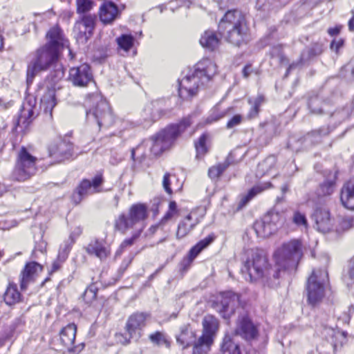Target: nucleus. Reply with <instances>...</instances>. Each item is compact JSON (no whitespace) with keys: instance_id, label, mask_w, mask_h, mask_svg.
<instances>
[{"instance_id":"obj_1","label":"nucleus","mask_w":354,"mask_h":354,"mask_svg":"<svg viewBox=\"0 0 354 354\" xmlns=\"http://www.w3.org/2000/svg\"><path fill=\"white\" fill-rule=\"evenodd\" d=\"M242 272L247 281L261 280L263 284L274 286L281 272L295 270L302 257V245L298 240H292L277 249L274 254L276 268H268L267 258L263 250L251 249L246 251Z\"/></svg>"},{"instance_id":"obj_2","label":"nucleus","mask_w":354,"mask_h":354,"mask_svg":"<svg viewBox=\"0 0 354 354\" xmlns=\"http://www.w3.org/2000/svg\"><path fill=\"white\" fill-rule=\"evenodd\" d=\"M48 42L38 49L34 58L31 60L27 68V85L29 86L32 82L33 78L39 73L46 71L51 65L57 64L59 52L61 48L66 46L71 59L73 58L72 52L68 48V41L63 37L62 30L57 26L52 28L46 34Z\"/></svg>"},{"instance_id":"obj_3","label":"nucleus","mask_w":354,"mask_h":354,"mask_svg":"<svg viewBox=\"0 0 354 354\" xmlns=\"http://www.w3.org/2000/svg\"><path fill=\"white\" fill-rule=\"evenodd\" d=\"M216 73V65L209 59L205 58L198 62L194 72L187 75L180 82L179 95L187 99L196 95L199 83L202 85L208 82Z\"/></svg>"},{"instance_id":"obj_4","label":"nucleus","mask_w":354,"mask_h":354,"mask_svg":"<svg viewBox=\"0 0 354 354\" xmlns=\"http://www.w3.org/2000/svg\"><path fill=\"white\" fill-rule=\"evenodd\" d=\"M218 30L228 42L239 46L245 41L249 28L244 15L240 10L233 9L222 17Z\"/></svg>"},{"instance_id":"obj_5","label":"nucleus","mask_w":354,"mask_h":354,"mask_svg":"<svg viewBox=\"0 0 354 354\" xmlns=\"http://www.w3.org/2000/svg\"><path fill=\"white\" fill-rule=\"evenodd\" d=\"M192 124L191 117L183 119L179 124H171L151 138V152L158 156L169 149L181 132Z\"/></svg>"},{"instance_id":"obj_6","label":"nucleus","mask_w":354,"mask_h":354,"mask_svg":"<svg viewBox=\"0 0 354 354\" xmlns=\"http://www.w3.org/2000/svg\"><path fill=\"white\" fill-rule=\"evenodd\" d=\"M147 216V207L145 204H134L131 206L128 213H122L115 218L114 229L124 234L130 229L145 220Z\"/></svg>"},{"instance_id":"obj_7","label":"nucleus","mask_w":354,"mask_h":354,"mask_svg":"<svg viewBox=\"0 0 354 354\" xmlns=\"http://www.w3.org/2000/svg\"><path fill=\"white\" fill-rule=\"evenodd\" d=\"M218 319L210 315L203 319V334L194 343L193 354H207L218 329Z\"/></svg>"},{"instance_id":"obj_8","label":"nucleus","mask_w":354,"mask_h":354,"mask_svg":"<svg viewBox=\"0 0 354 354\" xmlns=\"http://www.w3.org/2000/svg\"><path fill=\"white\" fill-rule=\"evenodd\" d=\"M92 99L96 105L86 112V119L89 122H97L98 127H109L114 122V117L108 102L100 95H93Z\"/></svg>"},{"instance_id":"obj_9","label":"nucleus","mask_w":354,"mask_h":354,"mask_svg":"<svg viewBox=\"0 0 354 354\" xmlns=\"http://www.w3.org/2000/svg\"><path fill=\"white\" fill-rule=\"evenodd\" d=\"M328 279L326 270L319 269L313 270L309 277L306 291L308 301L310 304L315 306L319 303L325 295V283Z\"/></svg>"},{"instance_id":"obj_10","label":"nucleus","mask_w":354,"mask_h":354,"mask_svg":"<svg viewBox=\"0 0 354 354\" xmlns=\"http://www.w3.org/2000/svg\"><path fill=\"white\" fill-rule=\"evenodd\" d=\"M55 69L51 71L47 77L48 92L41 100L42 105L44 106V111H49L51 113L53 109L56 105L55 91L61 88L59 82L64 77V71L62 66L59 64H55Z\"/></svg>"},{"instance_id":"obj_11","label":"nucleus","mask_w":354,"mask_h":354,"mask_svg":"<svg viewBox=\"0 0 354 354\" xmlns=\"http://www.w3.org/2000/svg\"><path fill=\"white\" fill-rule=\"evenodd\" d=\"M76 333L77 327L74 324H69L64 327L59 333V337L55 339V348L68 352L80 351L82 346H75Z\"/></svg>"},{"instance_id":"obj_12","label":"nucleus","mask_w":354,"mask_h":354,"mask_svg":"<svg viewBox=\"0 0 354 354\" xmlns=\"http://www.w3.org/2000/svg\"><path fill=\"white\" fill-rule=\"evenodd\" d=\"M239 305V295L228 291L221 294L219 299L214 302V308L224 319H227L234 314Z\"/></svg>"},{"instance_id":"obj_13","label":"nucleus","mask_w":354,"mask_h":354,"mask_svg":"<svg viewBox=\"0 0 354 354\" xmlns=\"http://www.w3.org/2000/svg\"><path fill=\"white\" fill-rule=\"evenodd\" d=\"M69 81L75 86L85 87L93 82V75L90 66L84 64L69 71Z\"/></svg>"},{"instance_id":"obj_14","label":"nucleus","mask_w":354,"mask_h":354,"mask_svg":"<svg viewBox=\"0 0 354 354\" xmlns=\"http://www.w3.org/2000/svg\"><path fill=\"white\" fill-rule=\"evenodd\" d=\"M278 217L277 214H268L261 220L257 221L253 228L257 236L266 238L273 234L277 228L276 222Z\"/></svg>"},{"instance_id":"obj_15","label":"nucleus","mask_w":354,"mask_h":354,"mask_svg":"<svg viewBox=\"0 0 354 354\" xmlns=\"http://www.w3.org/2000/svg\"><path fill=\"white\" fill-rule=\"evenodd\" d=\"M103 183L102 175L95 176L91 180H84L77 188V192L73 195L76 203L80 202L82 197L88 194L100 192V187Z\"/></svg>"},{"instance_id":"obj_16","label":"nucleus","mask_w":354,"mask_h":354,"mask_svg":"<svg viewBox=\"0 0 354 354\" xmlns=\"http://www.w3.org/2000/svg\"><path fill=\"white\" fill-rule=\"evenodd\" d=\"M49 156L54 157L57 162L68 159L73 155V145L66 141L53 142L48 147Z\"/></svg>"},{"instance_id":"obj_17","label":"nucleus","mask_w":354,"mask_h":354,"mask_svg":"<svg viewBox=\"0 0 354 354\" xmlns=\"http://www.w3.org/2000/svg\"><path fill=\"white\" fill-rule=\"evenodd\" d=\"M235 333L247 340H250L257 337L258 331L250 319L247 315H243L237 321Z\"/></svg>"},{"instance_id":"obj_18","label":"nucleus","mask_w":354,"mask_h":354,"mask_svg":"<svg viewBox=\"0 0 354 354\" xmlns=\"http://www.w3.org/2000/svg\"><path fill=\"white\" fill-rule=\"evenodd\" d=\"M147 315L142 313H136L131 315L127 319L125 329L129 337L140 336V330L145 326Z\"/></svg>"},{"instance_id":"obj_19","label":"nucleus","mask_w":354,"mask_h":354,"mask_svg":"<svg viewBox=\"0 0 354 354\" xmlns=\"http://www.w3.org/2000/svg\"><path fill=\"white\" fill-rule=\"evenodd\" d=\"M313 218L315 221L317 230L326 233L330 231L333 227V220L328 209L326 207H317L313 214Z\"/></svg>"},{"instance_id":"obj_20","label":"nucleus","mask_w":354,"mask_h":354,"mask_svg":"<svg viewBox=\"0 0 354 354\" xmlns=\"http://www.w3.org/2000/svg\"><path fill=\"white\" fill-rule=\"evenodd\" d=\"M119 15L118 8L111 1L104 2L100 8V19L104 24L112 23Z\"/></svg>"},{"instance_id":"obj_21","label":"nucleus","mask_w":354,"mask_h":354,"mask_svg":"<svg viewBox=\"0 0 354 354\" xmlns=\"http://www.w3.org/2000/svg\"><path fill=\"white\" fill-rule=\"evenodd\" d=\"M86 251L91 255H95L101 261H104L111 254L109 246H106L102 241L95 240L91 241L86 248Z\"/></svg>"},{"instance_id":"obj_22","label":"nucleus","mask_w":354,"mask_h":354,"mask_svg":"<svg viewBox=\"0 0 354 354\" xmlns=\"http://www.w3.org/2000/svg\"><path fill=\"white\" fill-rule=\"evenodd\" d=\"M39 160L32 156L28 150L24 147V180L34 176L37 171V162Z\"/></svg>"},{"instance_id":"obj_23","label":"nucleus","mask_w":354,"mask_h":354,"mask_svg":"<svg viewBox=\"0 0 354 354\" xmlns=\"http://www.w3.org/2000/svg\"><path fill=\"white\" fill-rule=\"evenodd\" d=\"M198 223L199 220L198 218H193L192 212L188 214L178 224L176 238L179 239L186 236Z\"/></svg>"},{"instance_id":"obj_24","label":"nucleus","mask_w":354,"mask_h":354,"mask_svg":"<svg viewBox=\"0 0 354 354\" xmlns=\"http://www.w3.org/2000/svg\"><path fill=\"white\" fill-rule=\"evenodd\" d=\"M322 53V46L319 44H315L311 47L307 48L301 55L299 62L297 64L292 63L287 69L286 76L288 75L290 71L297 66L299 64H304L308 60L313 57L320 55Z\"/></svg>"},{"instance_id":"obj_25","label":"nucleus","mask_w":354,"mask_h":354,"mask_svg":"<svg viewBox=\"0 0 354 354\" xmlns=\"http://www.w3.org/2000/svg\"><path fill=\"white\" fill-rule=\"evenodd\" d=\"M36 104V97L32 95L28 94L24 101V118L25 117L24 112L26 111L28 115L26 118V120L28 123H30L39 113Z\"/></svg>"},{"instance_id":"obj_26","label":"nucleus","mask_w":354,"mask_h":354,"mask_svg":"<svg viewBox=\"0 0 354 354\" xmlns=\"http://www.w3.org/2000/svg\"><path fill=\"white\" fill-rule=\"evenodd\" d=\"M41 270L42 266L35 261L26 263L24 268V285L25 283L34 281Z\"/></svg>"},{"instance_id":"obj_27","label":"nucleus","mask_w":354,"mask_h":354,"mask_svg":"<svg viewBox=\"0 0 354 354\" xmlns=\"http://www.w3.org/2000/svg\"><path fill=\"white\" fill-rule=\"evenodd\" d=\"M221 351L222 354H241L239 344L229 335L224 337L221 345Z\"/></svg>"},{"instance_id":"obj_28","label":"nucleus","mask_w":354,"mask_h":354,"mask_svg":"<svg viewBox=\"0 0 354 354\" xmlns=\"http://www.w3.org/2000/svg\"><path fill=\"white\" fill-rule=\"evenodd\" d=\"M200 43L203 47L214 50L218 46L220 39L217 37L215 32L207 30L201 36Z\"/></svg>"},{"instance_id":"obj_29","label":"nucleus","mask_w":354,"mask_h":354,"mask_svg":"<svg viewBox=\"0 0 354 354\" xmlns=\"http://www.w3.org/2000/svg\"><path fill=\"white\" fill-rule=\"evenodd\" d=\"M340 199L346 208L354 209V185H346L342 188Z\"/></svg>"},{"instance_id":"obj_30","label":"nucleus","mask_w":354,"mask_h":354,"mask_svg":"<svg viewBox=\"0 0 354 354\" xmlns=\"http://www.w3.org/2000/svg\"><path fill=\"white\" fill-rule=\"evenodd\" d=\"M194 339V334L190 329L189 325L186 324L180 328V333L177 336L176 339L183 348H187L190 346Z\"/></svg>"},{"instance_id":"obj_31","label":"nucleus","mask_w":354,"mask_h":354,"mask_svg":"<svg viewBox=\"0 0 354 354\" xmlns=\"http://www.w3.org/2000/svg\"><path fill=\"white\" fill-rule=\"evenodd\" d=\"M214 240V236L213 234H209L205 239L201 240L198 243H196L189 252V258L190 261H192L196 257V256L205 248H206L209 245H210L213 241Z\"/></svg>"},{"instance_id":"obj_32","label":"nucleus","mask_w":354,"mask_h":354,"mask_svg":"<svg viewBox=\"0 0 354 354\" xmlns=\"http://www.w3.org/2000/svg\"><path fill=\"white\" fill-rule=\"evenodd\" d=\"M353 113L352 105H346L345 107L335 111L330 115V122L340 124L347 120Z\"/></svg>"},{"instance_id":"obj_33","label":"nucleus","mask_w":354,"mask_h":354,"mask_svg":"<svg viewBox=\"0 0 354 354\" xmlns=\"http://www.w3.org/2000/svg\"><path fill=\"white\" fill-rule=\"evenodd\" d=\"M21 294L18 291L17 286L13 283H9L4 294V301L6 304L11 306L19 302Z\"/></svg>"},{"instance_id":"obj_34","label":"nucleus","mask_w":354,"mask_h":354,"mask_svg":"<svg viewBox=\"0 0 354 354\" xmlns=\"http://www.w3.org/2000/svg\"><path fill=\"white\" fill-rule=\"evenodd\" d=\"M268 187L256 186L250 189L246 194L242 195L238 203L237 209L244 207L255 196L262 192Z\"/></svg>"},{"instance_id":"obj_35","label":"nucleus","mask_w":354,"mask_h":354,"mask_svg":"<svg viewBox=\"0 0 354 354\" xmlns=\"http://www.w3.org/2000/svg\"><path fill=\"white\" fill-rule=\"evenodd\" d=\"M277 162L276 157L270 156L267 157L263 161L259 164L257 172L259 175H264L270 173V171L275 167Z\"/></svg>"},{"instance_id":"obj_36","label":"nucleus","mask_w":354,"mask_h":354,"mask_svg":"<svg viewBox=\"0 0 354 354\" xmlns=\"http://www.w3.org/2000/svg\"><path fill=\"white\" fill-rule=\"evenodd\" d=\"M230 162L227 158L223 162L219 163L216 165L212 166L209 169L208 175L210 178L216 179L218 178L223 172L228 167Z\"/></svg>"},{"instance_id":"obj_37","label":"nucleus","mask_w":354,"mask_h":354,"mask_svg":"<svg viewBox=\"0 0 354 354\" xmlns=\"http://www.w3.org/2000/svg\"><path fill=\"white\" fill-rule=\"evenodd\" d=\"M264 102V97L263 95H258L256 98H249L248 103L252 105L251 109L248 113V118L250 119L256 117L259 111L260 106Z\"/></svg>"},{"instance_id":"obj_38","label":"nucleus","mask_w":354,"mask_h":354,"mask_svg":"<svg viewBox=\"0 0 354 354\" xmlns=\"http://www.w3.org/2000/svg\"><path fill=\"white\" fill-rule=\"evenodd\" d=\"M327 106L326 103H322L317 97L310 98L308 101V108L315 114H321Z\"/></svg>"},{"instance_id":"obj_39","label":"nucleus","mask_w":354,"mask_h":354,"mask_svg":"<svg viewBox=\"0 0 354 354\" xmlns=\"http://www.w3.org/2000/svg\"><path fill=\"white\" fill-rule=\"evenodd\" d=\"M116 41L122 49L128 51L133 45L134 37L131 35L124 34L118 37Z\"/></svg>"},{"instance_id":"obj_40","label":"nucleus","mask_w":354,"mask_h":354,"mask_svg":"<svg viewBox=\"0 0 354 354\" xmlns=\"http://www.w3.org/2000/svg\"><path fill=\"white\" fill-rule=\"evenodd\" d=\"M87 30V28L78 21L75 23L74 32L77 35V39L86 41L93 35V32H89Z\"/></svg>"},{"instance_id":"obj_41","label":"nucleus","mask_w":354,"mask_h":354,"mask_svg":"<svg viewBox=\"0 0 354 354\" xmlns=\"http://www.w3.org/2000/svg\"><path fill=\"white\" fill-rule=\"evenodd\" d=\"M12 178L19 182L22 179V148L18 152L16 165L12 173Z\"/></svg>"},{"instance_id":"obj_42","label":"nucleus","mask_w":354,"mask_h":354,"mask_svg":"<svg viewBox=\"0 0 354 354\" xmlns=\"http://www.w3.org/2000/svg\"><path fill=\"white\" fill-rule=\"evenodd\" d=\"M292 221L294 224L301 229L306 230L308 228V224L305 214L299 211L293 212Z\"/></svg>"},{"instance_id":"obj_43","label":"nucleus","mask_w":354,"mask_h":354,"mask_svg":"<svg viewBox=\"0 0 354 354\" xmlns=\"http://www.w3.org/2000/svg\"><path fill=\"white\" fill-rule=\"evenodd\" d=\"M178 214L177 205L175 201H171L169 205V209L161 219L159 224L156 227H158L166 222L170 221Z\"/></svg>"},{"instance_id":"obj_44","label":"nucleus","mask_w":354,"mask_h":354,"mask_svg":"<svg viewBox=\"0 0 354 354\" xmlns=\"http://www.w3.org/2000/svg\"><path fill=\"white\" fill-rule=\"evenodd\" d=\"M87 28V31L93 32L95 26L96 17L95 15H84L78 21Z\"/></svg>"},{"instance_id":"obj_45","label":"nucleus","mask_w":354,"mask_h":354,"mask_svg":"<svg viewBox=\"0 0 354 354\" xmlns=\"http://www.w3.org/2000/svg\"><path fill=\"white\" fill-rule=\"evenodd\" d=\"M74 243L73 233H71L68 239L60 246L59 257L66 258Z\"/></svg>"},{"instance_id":"obj_46","label":"nucleus","mask_w":354,"mask_h":354,"mask_svg":"<svg viewBox=\"0 0 354 354\" xmlns=\"http://www.w3.org/2000/svg\"><path fill=\"white\" fill-rule=\"evenodd\" d=\"M76 5L77 12L84 14L93 8L94 3L91 0H76Z\"/></svg>"},{"instance_id":"obj_47","label":"nucleus","mask_w":354,"mask_h":354,"mask_svg":"<svg viewBox=\"0 0 354 354\" xmlns=\"http://www.w3.org/2000/svg\"><path fill=\"white\" fill-rule=\"evenodd\" d=\"M206 140V136L203 135L200 137L198 141L195 144L196 158H199L200 157L203 156L207 153V149L205 145Z\"/></svg>"},{"instance_id":"obj_48","label":"nucleus","mask_w":354,"mask_h":354,"mask_svg":"<svg viewBox=\"0 0 354 354\" xmlns=\"http://www.w3.org/2000/svg\"><path fill=\"white\" fill-rule=\"evenodd\" d=\"M334 190V183L332 181H326L322 183L318 190L317 194L321 196L330 195Z\"/></svg>"},{"instance_id":"obj_49","label":"nucleus","mask_w":354,"mask_h":354,"mask_svg":"<svg viewBox=\"0 0 354 354\" xmlns=\"http://www.w3.org/2000/svg\"><path fill=\"white\" fill-rule=\"evenodd\" d=\"M149 339L151 342L157 345L164 344L167 347L169 346V342L167 340L164 334L160 332H156L155 333L151 334L149 335Z\"/></svg>"},{"instance_id":"obj_50","label":"nucleus","mask_w":354,"mask_h":354,"mask_svg":"<svg viewBox=\"0 0 354 354\" xmlns=\"http://www.w3.org/2000/svg\"><path fill=\"white\" fill-rule=\"evenodd\" d=\"M270 55L272 58L276 59L279 64H281L285 59L281 45L273 46L270 52Z\"/></svg>"},{"instance_id":"obj_51","label":"nucleus","mask_w":354,"mask_h":354,"mask_svg":"<svg viewBox=\"0 0 354 354\" xmlns=\"http://www.w3.org/2000/svg\"><path fill=\"white\" fill-rule=\"evenodd\" d=\"M142 231V228H140L138 232L133 234V236L129 238L125 239L120 245V248L116 252L117 255H120L124 249H125L127 247L131 246L133 244L134 241L138 239V237L140 236V232Z\"/></svg>"},{"instance_id":"obj_52","label":"nucleus","mask_w":354,"mask_h":354,"mask_svg":"<svg viewBox=\"0 0 354 354\" xmlns=\"http://www.w3.org/2000/svg\"><path fill=\"white\" fill-rule=\"evenodd\" d=\"M96 296L97 289L94 286H90L85 290L82 298L86 304H90L95 299Z\"/></svg>"},{"instance_id":"obj_53","label":"nucleus","mask_w":354,"mask_h":354,"mask_svg":"<svg viewBox=\"0 0 354 354\" xmlns=\"http://www.w3.org/2000/svg\"><path fill=\"white\" fill-rule=\"evenodd\" d=\"M151 107L150 106L145 109V115L144 116V120L145 122H146V126L156 121L158 118V115L156 114L151 113Z\"/></svg>"},{"instance_id":"obj_54","label":"nucleus","mask_w":354,"mask_h":354,"mask_svg":"<svg viewBox=\"0 0 354 354\" xmlns=\"http://www.w3.org/2000/svg\"><path fill=\"white\" fill-rule=\"evenodd\" d=\"M330 131V128L328 127H322L317 130H315L308 134V137H314L315 138H319L322 136L328 135Z\"/></svg>"},{"instance_id":"obj_55","label":"nucleus","mask_w":354,"mask_h":354,"mask_svg":"<svg viewBox=\"0 0 354 354\" xmlns=\"http://www.w3.org/2000/svg\"><path fill=\"white\" fill-rule=\"evenodd\" d=\"M171 176L170 175V174L167 173L165 174V176L163 177V180H162L163 187H164L165 190L166 191V192H167L169 194H171L172 193V189L170 187Z\"/></svg>"},{"instance_id":"obj_56","label":"nucleus","mask_w":354,"mask_h":354,"mask_svg":"<svg viewBox=\"0 0 354 354\" xmlns=\"http://www.w3.org/2000/svg\"><path fill=\"white\" fill-rule=\"evenodd\" d=\"M242 120V117L241 115H234L227 122V128L232 129L237 125H239Z\"/></svg>"},{"instance_id":"obj_57","label":"nucleus","mask_w":354,"mask_h":354,"mask_svg":"<svg viewBox=\"0 0 354 354\" xmlns=\"http://www.w3.org/2000/svg\"><path fill=\"white\" fill-rule=\"evenodd\" d=\"M347 274L349 279L354 281V257L348 262Z\"/></svg>"},{"instance_id":"obj_58","label":"nucleus","mask_w":354,"mask_h":354,"mask_svg":"<svg viewBox=\"0 0 354 354\" xmlns=\"http://www.w3.org/2000/svg\"><path fill=\"white\" fill-rule=\"evenodd\" d=\"M116 338L118 342L123 345H127L130 343V339L132 337H129V335H128V337H127L121 333H118L116 334Z\"/></svg>"},{"instance_id":"obj_59","label":"nucleus","mask_w":354,"mask_h":354,"mask_svg":"<svg viewBox=\"0 0 354 354\" xmlns=\"http://www.w3.org/2000/svg\"><path fill=\"white\" fill-rule=\"evenodd\" d=\"M344 44V40L342 39H339L338 40H333L330 44V48L333 50H335L336 52L342 47Z\"/></svg>"},{"instance_id":"obj_60","label":"nucleus","mask_w":354,"mask_h":354,"mask_svg":"<svg viewBox=\"0 0 354 354\" xmlns=\"http://www.w3.org/2000/svg\"><path fill=\"white\" fill-rule=\"evenodd\" d=\"M254 71L251 64H247L243 69V75L245 78H248Z\"/></svg>"},{"instance_id":"obj_61","label":"nucleus","mask_w":354,"mask_h":354,"mask_svg":"<svg viewBox=\"0 0 354 354\" xmlns=\"http://www.w3.org/2000/svg\"><path fill=\"white\" fill-rule=\"evenodd\" d=\"M342 28V26H336L334 28H328V33L330 35V36H335V35H337L339 32H340V30L341 28Z\"/></svg>"},{"instance_id":"obj_62","label":"nucleus","mask_w":354,"mask_h":354,"mask_svg":"<svg viewBox=\"0 0 354 354\" xmlns=\"http://www.w3.org/2000/svg\"><path fill=\"white\" fill-rule=\"evenodd\" d=\"M132 259H133L132 257H131L128 259H124L121 264V266L120 268V271H122V272H124V270L128 268L129 264L131 263Z\"/></svg>"},{"instance_id":"obj_63","label":"nucleus","mask_w":354,"mask_h":354,"mask_svg":"<svg viewBox=\"0 0 354 354\" xmlns=\"http://www.w3.org/2000/svg\"><path fill=\"white\" fill-rule=\"evenodd\" d=\"M71 233H73V238L75 240L76 238L78 237L81 234L82 229H81V227H78L76 229H75V230L73 232H72Z\"/></svg>"},{"instance_id":"obj_64","label":"nucleus","mask_w":354,"mask_h":354,"mask_svg":"<svg viewBox=\"0 0 354 354\" xmlns=\"http://www.w3.org/2000/svg\"><path fill=\"white\" fill-rule=\"evenodd\" d=\"M348 28L351 31H354V15L348 21Z\"/></svg>"}]
</instances>
